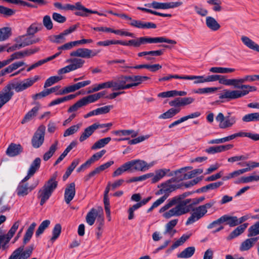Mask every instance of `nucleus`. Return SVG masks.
Returning <instances> with one entry per match:
<instances>
[{
  "instance_id": "nucleus-13",
  "label": "nucleus",
  "mask_w": 259,
  "mask_h": 259,
  "mask_svg": "<svg viewBox=\"0 0 259 259\" xmlns=\"http://www.w3.org/2000/svg\"><path fill=\"white\" fill-rule=\"evenodd\" d=\"M183 4L182 2L159 3L153 2L151 4H145V6L152 7L155 9H168L178 7Z\"/></svg>"
},
{
  "instance_id": "nucleus-63",
  "label": "nucleus",
  "mask_w": 259,
  "mask_h": 259,
  "mask_svg": "<svg viewBox=\"0 0 259 259\" xmlns=\"http://www.w3.org/2000/svg\"><path fill=\"white\" fill-rule=\"evenodd\" d=\"M252 246H253V244H252L250 239H249V238L247 239L241 243L240 246V250L241 251L248 250Z\"/></svg>"
},
{
  "instance_id": "nucleus-2",
  "label": "nucleus",
  "mask_w": 259,
  "mask_h": 259,
  "mask_svg": "<svg viewBox=\"0 0 259 259\" xmlns=\"http://www.w3.org/2000/svg\"><path fill=\"white\" fill-rule=\"evenodd\" d=\"M216 203V201L212 199L208 202L195 207L193 209V213L187 219L186 225H189L198 221L203 217L207 212V209L210 208Z\"/></svg>"
},
{
  "instance_id": "nucleus-55",
  "label": "nucleus",
  "mask_w": 259,
  "mask_h": 259,
  "mask_svg": "<svg viewBox=\"0 0 259 259\" xmlns=\"http://www.w3.org/2000/svg\"><path fill=\"white\" fill-rule=\"evenodd\" d=\"M57 177L58 172L56 171L52 175L50 179L46 182V184L53 186L52 187L56 189L58 186V182L56 181Z\"/></svg>"
},
{
  "instance_id": "nucleus-16",
  "label": "nucleus",
  "mask_w": 259,
  "mask_h": 259,
  "mask_svg": "<svg viewBox=\"0 0 259 259\" xmlns=\"http://www.w3.org/2000/svg\"><path fill=\"white\" fill-rule=\"evenodd\" d=\"M103 214V209L102 207H98L97 209L93 208L87 213L85 219L87 223L92 226L95 223L96 218Z\"/></svg>"
},
{
  "instance_id": "nucleus-11",
  "label": "nucleus",
  "mask_w": 259,
  "mask_h": 259,
  "mask_svg": "<svg viewBox=\"0 0 259 259\" xmlns=\"http://www.w3.org/2000/svg\"><path fill=\"white\" fill-rule=\"evenodd\" d=\"M131 76L121 75L118 77L117 81H113V91L125 90L132 88L131 83H127L131 82Z\"/></svg>"
},
{
  "instance_id": "nucleus-60",
  "label": "nucleus",
  "mask_w": 259,
  "mask_h": 259,
  "mask_svg": "<svg viewBox=\"0 0 259 259\" xmlns=\"http://www.w3.org/2000/svg\"><path fill=\"white\" fill-rule=\"evenodd\" d=\"M217 90V88H200L197 90L193 91V93L196 94H208L214 92Z\"/></svg>"
},
{
  "instance_id": "nucleus-34",
  "label": "nucleus",
  "mask_w": 259,
  "mask_h": 259,
  "mask_svg": "<svg viewBox=\"0 0 259 259\" xmlns=\"http://www.w3.org/2000/svg\"><path fill=\"white\" fill-rule=\"evenodd\" d=\"M67 35L64 31L60 33L59 35H52L49 37L51 41L56 44H62L65 41V36Z\"/></svg>"
},
{
  "instance_id": "nucleus-46",
  "label": "nucleus",
  "mask_w": 259,
  "mask_h": 259,
  "mask_svg": "<svg viewBox=\"0 0 259 259\" xmlns=\"http://www.w3.org/2000/svg\"><path fill=\"white\" fill-rule=\"evenodd\" d=\"M190 235L184 234L177 240L170 247V250H172L182 245L187 239L189 238Z\"/></svg>"
},
{
  "instance_id": "nucleus-5",
  "label": "nucleus",
  "mask_w": 259,
  "mask_h": 259,
  "mask_svg": "<svg viewBox=\"0 0 259 259\" xmlns=\"http://www.w3.org/2000/svg\"><path fill=\"white\" fill-rule=\"evenodd\" d=\"M216 120L219 122V127L225 129L232 127L236 122L235 116L227 115L224 116L222 113H219L215 117Z\"/></svg>"
},
{
  "instance_id": "nucleus-19",
  "label": "nucleus",
  "mask_w": 259,
  "mask_h": 259,
  "mask_svg": "<svg viewBox=\"0 0 259 259\" xmlns=\"http://www.w3.org/2000/svg\"><path fill=\"white\" fill-rule=\"evenodd\" d=\"M73 11L74 10H77V11L74 13V14L76 16H79L82 17L88 16V13H95L93 12L92 10L88 9L84 7L80 2H77L75 5H72Z\"/></svg>"
},
{
  "instance_id": "nucleus-62",
  "label": "nucleus",
  "mask_w": 259,
  "mask_h": 259,
  "mask_svg": "<svg viewBox=\"0 0 259 259\" xmlns=\"http://www.w3.org/2000/svg\"><path fill=\"white\" fill-rule=\"evenodd\" d=\"M52 18L54 21L59 23H63L66 21V18L65 16L56 12L53 13Z\"/></svg>"
},
{
  "instance_id": "nucleus-22",
  "label": "nucleus",
  "mask_w": 259,
  "mask_h": 259,
  "mask_svg": "<svg viewBox=\"0 0 259 259\" xmlns=\"http://www.w3.org/2000/svg\"><path fill=\"white\" fill-rule=\"evenodd\" d=\"M122 67L126 68H134L137 69L146 68L149 69L152 72H155L157 70L161 68L162 66L158 64H156L153 65L140 64L136 65L135 66H122Z\"/></svg>"
},
{
  "instance_id": "nucleus-30",
  "label": "nucleus",
  "mask_w": 259,
  "mask_h": 259,
  "mask_svg": "<svg viewBox=\"0 0 259 259\" xmlns=\"http://www.w3.org/2000/svg\"><path fill=\"white\" fill-rule=\"evenodd\" d=\"M169 171V169H160L155 171V175L152 177L151 182L155 183L158 182L161 179L164 177L167 172Z\"/></svg>"
},
{
  "instance_id": "nucleus-39",
  "label": "nucleus",
  "mask_w": 259,
  "mask_h": 259,
  "mask_svg": "<svg viewBox=\"0 0 259 259\" xmlns=\"http://www.w3.org/2000/svg\"><path fill=\"white\" fill-rule=\"evenodd\" d=\"M180 111V109L170 108L166 112L161 114L159 118L161 119L170 118L174 116Z\"/></svg>"
},
{
  "instance_id": "nucleus-20",
  "label": "nucleus",
  "mask_w": 259,
  "mask_h": 259,
  "mask_svg": "<svg viewBox=\"0 0 259 259\" xmlns=\"http://www.w3.org/2000/svg\"><path fill=\"white\" fill-rule=\"evenodd\" d=\"M132 161L133 168L135 170L145 171L153 165L152 163L148 164L142 160H133Z\"/></svg>"
},
{
  "instance_id": "nucleus-43",
  "label": "nucleus",
  "mask_w": 259,
  "mask_h": 259,
  "mask_svg": "<svg viewBox=\"0 0 259 259\" xmlns=\"http://www.w3.org/2000/svg\"><path fill=\"white\" fill-rule=\"evenodd\" d=\"M51 222L50 220H46L44 221L39 226L36 232L35 236L37 237L43 233L45 229H46L50 225Z\"/></svg>"
},
{
  "instance_id": "nucleus-64",
  "label": "nucleus",
  "mask_w": 259,
  "mask_h": 259,
  "mask_svg": "<svg viewBox=\"0 0 259 259\" xmlns=\"http://www.w3.org/2000/svg\"><path fill=\"white\" fill-rule=\"evenodd\" d=\"M259 181V176H249L248 177H243L241 178L240 182L243 183H249L252 181Z\"/></svg>"
},
{
  "instance_id": "nucleus-41",
  "label": "nucleus",
  "mask_w": 259,
  "mask_h": 259,
  "mask_svg": "<svg viewBox=\"0 0 259 259\" xmlns=\"http://www.w3.org/2000/svg\"><path fill=\"white\" fill-rule=\"evenodd\" d=\"M94 131L95 130L93 127L92 125L87 127L79 138L80 142H83L86 139H87L90 136H91L93 134Z\"/></svg>"
},
{
  "instance_id": "nucleus-58",
  "label": "nucleus",
  "mask_w": 259,
  "mask_h": 259,
  "mask_svg": "<svg viewBox=\"0 0 259 259\" xmlns=\"http://www.w3.org/2000/svg\"><path fill=\"white\" fill-rule=\"evenodd\" d=\"M34 249V246L33 245H31L27 247V248L24 251V250L21 252L20 255L19 256H21L22 257H23L24 259H27L29 258Z\"/></svg>"
},
{
  "instance_id": "nucleus-6",
  "label": "nucleus",
  "mask_w": 259,
  "mask_h": 259,
  "mask_svg": "<svg viewBox=\"0 0 259 259\" xmlns=\"http://www.w3.org/2000/svg\"><path fill=\"white\" fill-rule=\"evenodd\" d=\"M38 180H36L33 184L29 186L28 183L20 182L16 189L17 195L19 197H24L34 189L38 185Z\"/></svg>"
},
{
  "instance_id": "nucleus-37",
  "label": "nucleus",
  "mask_w": 259,
  "mask_h": 259,
  "mask_svg": "<svg viewBox=\"0 0 259 259\" xmlns=\"http://www.w3.org/2000/svg\"><path fill=\"white\" fill-rule=\"evenodd\" d=\"M111 141L110 137H107L100 139L97 141L92 147V150H95L97 149H100L104 147L106 144H107Z\"/></svg>"
},
{
  "instance_id": "nucleus-8",
  "label": "nucleus",
  "mask_w": 259,
  "mask_h": 259,
  "mask_svg": "<svg viewBox=\"0 0 259 259\" xmlns=\"http://www.w3.org/2000/svg\"><path fill=\"white\" fill-rule=\"evenodd\" d=\"M53 186L45 184L43 187L38 191L37 197L40 199V205H43L49 199L54 191L56 189Z\"/></svg>"
},
{
  "instance_id": "nucleus-1",
  "label": "nucleus",
  "mask_w": 259,
  "mask_h": 259,
  "mask_svg": "<svg viewBox=\"0 0 259 259\" xmlns=\"http://www.w3.org/2000/svg\"><path fill=\"white\" fill-rule=\"evenodd\" d=\"M192 201L193 199L190 198L181 200L174 207L164 212L163 217L169 219L172 217H179L189 212L194 208L193 207Z\"/></svg>"
},
{
  "instance_id": "nucleus-32",
  "label": "nucleus",
  "mask_w": 259,
  "mask_h": 259,
  "mask_svg": "<svg viewBox=\"0 0 259 259\" xmlns=\"http://www.w3.org/2000/svg\"><path fill=\"white\" fill-rule=\"evenodd\" d=\"M77 95V94H71V95H69L67 96H65V97H63L62 98H58L56 100L52 101L51 102H50L49 106H53L55 105H57V104H60L61 103L66 102L67 101L71 100L74 99V98H75V97Z\"/></svg>"
},
{
  "instance_id": "nucleus-28",
  "label": "nucleus",
  "mask_w": 259,
  "mask_h": 259,
  "mask_svg": "<svg viewBox=\"0 0 259 259\" xmlns=\"http://www.w3.org/2000/svg\"><path fill=\"white\" fill-rule=\"evenodd\" d=\"M36 226V223L33 222L28 227L23 238V245L24 246L26 243H27L30 241L33 234L34 230Z\"/></svg>"
},
{
  "instance_id": "nucleus-21",
  "label": "nucleus",
  "mask_w": 259,
  "mask_h": 259,
  "mask_svg": "<svg viewBox=\"0 0 259 259\" xmlns=\"http://www.w3.org/2000/svg\"><path fill=\"white\" fill-rule=\"evenodd\" d=\"M36 106L29 111L21 121L22 124H24L31 120L34 117L36 116L38 110L40 108V105L38 103H35Z\"/></svg>"
},
{
  "instance_id": "nucleus-4",
  "label": "nucleus",
  "mask_w": 259,
  "mask_h": 259,
  "mask_svg": "<svg viewBox=\"0 0 259 259\" xmlns=\"http://www.w3.org/2000/svg\"><path fill=\"white\" fill-rule=\"evenodd\" d=\"M46 127L44 125H40L34 133L31 139V144L33 148H38L44 143Z\"/></svg>"
},
{
  "instance_id": "nucleus-61",
  "label": "nucleus",
  "mask_w": 259,
  "mask_h": 259,
  "mask_svg": "<svg viewBox=\"0 0 259 259\" xmlns=\"http://www.w3.org/2000/svg\"><path fill=\"white\" fill-rule=\"evenodd\" d=\"M223 185V182L220 181V182H217L209 184L204 186V188L205 189V192H207L210 190L216 189Z\"/></svg>"
},
{
  "instance_id": "nucleus-27",
  "label": "nucleus",
  "mask_w": 259,
  "mask_h": 259,
  "mask_svg": "<svg viewBox=\"0 0 259 259\" xmlns=\"http://www.w3.org/2000/svg\"><path fill=\"white\" fill-rule=\"evenodd\" d=\"M195 251V248L194 246H190L185 248L181 252L177 255L178 258H188L193 256Z\"/></svg>"
},
{
  "instance_id": "nucleus-15",
  "label": "nucleus",
  "mask_w": 259,
  "mask_h": 259,
  "mask_svg": "<svg viewBox=\"0 0 259 259\" xmlns=\"http://www.w3.org/2000/svg\"><path fill=\"white\" fill-rule=\"evenodd\" d=\"M142 45L146 44H153V43H162L166 42L169 44L175 45L177 42L172 39H169L164 37H141Z\"/></svg>"
},
{
  "instance_id": "nucleus-56",
  "label": "nucleus",
  "mask_w": 259,
  "mask_h": 259,
  "mask_svg": "<svg viewBox=\"0 0 259 259\" xmlns=\"http://www.w3.org/2000/svg\"><path fill=\"white\" fill-rule=\"evenodd\" d=\"M80 127L79 124L74 125L67 128L64 133L63 136L66 137L73 135L78 131Z\"/></svg>"
},
{
  "instance_id": "nucleus-48",
  "label": "nucleus",
  "mask_w": 259,
  "mask_h": 259,
  "mask_svg": "<svg viewBox=\"0 0 259 259\" xmlns=\"http://www.w3.org/2000/svg\"><path fill=\"white\" fill-rule=\"evenodd\" d=\"M110 88H113V81H109L98 84H95L93 87V91H98L103 89Z\"/></svg>"
},
{
  "instance_id": "nucleus-33",
  "label": "nucleus",
  "mask_w": 259,
  "mask_h": 259,
  "mask_svg": "<svg viewBox=\"0 0 259 259\" xmlns=\"http://www.w3.org/2000/svg\"><path fill=\"white\" fill-rule=\"evenodd\" d=\"M120 45L127 46H133L135 48H139L142 45L141 38L138 37L135 39H131L127 41L120 40Z\"/></svg>"
},
{
  "instance_id": "nucleus-9",
  "label": "nucleus",
  "mask_w": 259,
  "mask_h": 259,
  "mask_svg": "<svg viewBox=\"0 0 259 259\" xmlns=\"http://www.w3.org/2000/svg\"><path fill=\"white\" fill-rule=\"evenodd\" d=\"M193 193L194 192H186L182 194L172 197L171 199H169L168 200V202L166 204H165L163 206L160 208V209L159 210V212L160 213H163L165 212L166 210H168L172 206L175 205L178 202L184 199L186 197L189 196Z\"/></svg>"
},
{
  "instance_id": "nucleus-24",
  "label": "nucleus",
  "mask_w": 259,
  "mask_h": 259,
  "mask_svg": "<svg viewBox=\"0 0 259 259\" xmlns=\"http://www.w3.org/2000/svg\"><path fill=\"white\" fill-rule=\"evenodd\" d=\"M206 25L208 28L212 31H217L221 27L220 25L216 20L210 16L206 18Z\"/></svg>"
},
{
  "instance_id": "nucleus-59",
  "label": "nucleus",
  "mask_w": 259,
  "mask_h": 259,
  "mask_svg": "<svg viewBox=\"0 0 259 259\" xmlns=\"http://www.w3.org/2000/svg\"><path fill=\"white\" fill-rule=\"evenodd\" d=\"M22 58H23V56L22 51L17 52L12 54L9 59L6 60V61L7 65H8L14 60L21 59Z\"/></svg>"
},
{
  "instance_id": "nucleus-10",
  "label": "nucleus",
  "mask_w": 259,
  "mask_h": 259,
  "mask_svg": "<svg viewBox=\"0 0 259 259\" xmlns=\"http://www.w3.org/2000/svg\"><path fill=\"white\" fill-rule=\"evenodd\" d=\"M100 52V50H94L87 48H79L70 53L72 57H78L83 58H91L97 56Z\"/></svg>"
},
{
  "instance_id": "nucleus-14",
  "label": "nucleus",
  "mask_w": 259,
  "mask_h": 259,
  "mask_svg": "<svg viewBox=\"0 0 259 259\" xmlns=\"http://www.w3.org/2000/svg\"><path fill=\"white\" fill-rule=\"evenodd\" d=\"M28 35L26 34L19 36L15 38V41L17 43H19L20 47L22 48L31 45L39 42L40 39L38 37L33 38L32 36H28Z\"/></svg>"
},
{
  "instance_id": "nucleus-3",
  "label": "nucleus",
  "mask_w": 259,
  "mask_h": 259,
  "mask_svg": "<svg viewBox=\"0 0 259 259\" xmlns=\"http://www.w3.org/2000/svg\"><path fill=\"white\" fill-rule=\"evenodd\" d=\"M67 62L71 63L70 64L60 69L58 71V74H62L74 71L78 68H81L85 61L84 60L79 58H73L67 60Z\"/></svg>"
},
{
  "instance_id": "nucleus-40",
  "label": "nucleus",
  "mask_w": 259,
  "mask_h": 259,
  "mask_svg": "<svg viewBox=\"0 0 259 259\" xmlns=\"http://www.w3.org/2000/svg\"><path fill=\"white\" fill-rule=\"evenodd\" d=\"M242 120L244 122H248L251 121H259V113H252L245 115L242 117Z\"/></svg>"
},
{
  "instance_id": "nucleus-36",
  "label": "nucleus",
  "mask_w": 259,
  "mask_h": 259,
  "mask_svg": "<svg viewBox=\"0 0 259 259\" xmlns=\"http://www.w3.org/2000/svg\"><path fill=\"white\" fill-rule=\"evenodd\" d=\"M42 26L41 24L33 23L27 28L26 34L28 35L32 36L37 31L40 30Z\"/></svg>"
},
{
  "instance_id": "nucleus-17",
  "label": "nucleus",
  "mask_w": 259,
  "mask_h": 259,
  "mask_svg": "<svg viewBox=\"0 0 259 259\" xmlns=\"http://www.w3.org/2000/svg\"><path fill=\"white\" fill-rule=\"evenodd\" d=\"M75 195V184L74 182L67 185L65 190L64 199L67 204H69Z\"/></svg>"
},
{
  "instance_id": "nucleus-29",
  "label": "nucleus",
  "mask_w": 259,
  "mask_h": 259,
  "mask_svg": "<svg viewBox=\"0 0 259 259\" xmlns=\"http://www.w3.org/2000/svg\"><path fill=\"white\" fill-rule=\"evenodd\" d=\"M58 141H55L54 143H53L50 147L48 151L46 152L43 156V159L45 161L48 160L55 153V151L58 149Z\"/></svg>"
},
{
  "instance_id": "nucleus-53",
  "label": "nucleus",
  "mask_w": 259,
  "mask_h": 259,
  "mask_svg": "<svg viewBox=\"0 0 259 259\" xmlns=\"http://www.w3.org/2000/svg\"><path fill=\"white\" fill-rule=\"evenodd\" d=\"M178 222V219H174L167 223L165 225V230L164 233L165 234H171V230L177 225Z\"/></svg>"
},
{
  "instance_id": "nucleus-42",
  "label": "nucleus",
  "mask_w": 259,
  "mask_h": 259,
  "mask_svg": "<svg viewBox=\"0 0 259 259\" xmlns=\"http://www.w3.org/2000/svg\"><path fill=\"white\" fill-rule=\"evenodd\" d=\"M11 34V29L6 27L0 29V41L7 39Z\"/></svg>"
},
{
  "instance_id": "nucleus-54",
  "label": "nucleus",
  "mask_w": 259,
  "mask_h": 259,
  "mask_svg": "<svg viewBox=\"0 0 259 259\" xmlns=\"http://www.w3.org/2000/svg\"><path fill=\"white\" fill-rule=\"evenodd\" d=\"M42 23L45 27L47 30H51L53 27V22L51 20V17L49 15H46L44 17Z\"/></svg>"
},
{
  "instance_id": "nucleus-35",
  "label": "nucleus",
  "mask_w": 259,
  "mask_h": 259,
  "mask_svg": "<svg viewBox=\"0 0 259 259\" xmlns=\"http://www.w3.org/2000/svg\"><path fill=\"white\" fill-rule=\"evenodd\" d=\"M41 159L39 157L36 158L31 163L28 171L35 174L40 166Z\"/></svg>"
},
{
  "instance_id": "nucleus-26",
  "label": "nucleus",
  "mask_w": 259,
  "mask_h": 259,
  "mask_svg": "<svg viewBox=\"0 0 259 259\" xmlns=\"http://www.w3.org/2000/svg\"><path fill=\"white\" fill-rule=\"evenodd\" d=\"M241 39L243 43L248 48L259 52V45L255 44L249 37L242 36Z\"/></svg>"
},
{
  "instance_id": "nucleus-44",
  "label": "nucleus",
  "mask_w": 259,
  "mask_h": 259,
  "mask_svg": "<svg viewBox=\"0 0 259 259\" xmlns=\"http://www.w3.org/2000/svg\"><path fill=\"white\" fill-rule=\"evenodd\" d=\"M234 68H224L219 67H211L209 71L213 73H227L235 71Z\"/></svg>"
},
{
  "instance_id": "nucleus-18",
  "label": "nucleus",
  "mask_w": 259,
  "mask_h": 259,
  "mask_svg": "<svg viewBox=\"0 0 259 259\" xmlns=\"http://www.w3.org/2000/svg\"><path fill=\"white\" fill-rule=\"evenodd\" d=\"M22 146L18 144L11 143L8 146L6 153L9 157H14L21 154L23 152Z\"/></svg>"
},
{
  "instance_id": "nucleus-12",
  "label": "nucleus",
  "mask_w": 259,
  "mask_h": 259,
  "mask_svg": "<svg viewBox=\"0 0 259 259\" xmlns=\"http://www.w3.org/2000/svg\"><path fill=\"white\" fill-rule=\"evenodd\" d=\"M178 182L180 181L177 177L176 178H172L158 185V187H162L163 189V190L164 191V195L163 196H166V198H167L171 192L179 188L178 186L172 184V183Z\"/></svg>"
},
{
  "instance_id": "nucleus-45",
  "label": "nucleus",
  "mask_w": 259,
  "mask_h": 259,
  "mask_svg": "<svg viewBox=\"0 0 259 259\" xmlns=\"http://www.w3.org/2000/svg\"><path fill=\"white\" fill-rule=\"evenodd\" d=\"M62 79V76H53L48 78L45 81L44 84V88H46L49 87L53 84L59 82Z\"/></svg>"
},
{
  "instance_id": "nucleus-49",
  "label": "nucleus",
  "mask_w": 259,
  "mask_h": 259,
  "mask_svg": "<svg viewBox=\"0 0 259 259\" xmlns=\"http://www.w3.org/2000/svg\"><path fill=\"white\" fill-rule=\"evenodd\" d=\"M77 90L76 84H74L64 88L62 90H60L56 93L57 95H62Z\"/></svg>"
},
{
  "instance_id": "nucleus-57",
  "label": "nucleus",
  "mask_w": 259,
  "mask_h": 259,
  "mask_svg": "<svg viewBox=\"0 0 259 259\" xmlns=\"http://www.w3.org/2000/svg\"><path fill=\"white\" fill-rule=\"evenodd\" d=\"M106 152L105 150H102L99 152H97L93 155L88 160L91 164L93 163L96 161L99 160Z\"/></svg>"
},
{
  "instance_id": "nucleus-7",
  "label": "nucleus",
  "mask_w": 259,
  "mask_h": 259,
  "mask_svg": "<svg viewBox=\"0 0 259 259\" xmlns=\"http://www.w3.org/2000/svg\"><path fill=\"white\" fill-rule=\"evenodd\" d=\"M248 94V92L247 90H244L242 91H230L225 90L223 91V92L220 94L219 98L221 99H227L228 101H230L232 99L239 98L247 95Z\"/></svg>"
},
{
  "instance_id": "nucleus-38",
  "label": "nucleus",
  "mask_w": 259,
  "mask_h": 259,
  "mask_svg": "<svg viewBox=\"0 0 259 259\" xmlns=\"http://www.w3.org/2000/svg\"><path fill=\"white\" fill-rule=\"evenodd\" d=\"M19 224V222L17 221L13 225L12 227L7 234V240L5 241V244L8 243L10 241V239L13 237L16 230L18 229Z\"/></svg>"
},
{
  "instance_id": "nucleus-23",
  "label": "nucleus",
  "mask_w": 259,
  "mask_h": 259,
  "mask_svg": "<svg viewBox=\"0 0 259 259\" xmlns=\"http://www.w3.org/2000/svg\"><path fill=\"white\" fill-rule=\"evenodd\" d=\"M247 226V223H244L237 227L229 234L227 237V239L231 240L241 234L246 229Z\"/></svg>"
},
{
  "instance_id": "nucleus-47",
  "label": "nucleus",
  "mask_w": 259,
  "mask_h": 259,
  "mask_svg": "<svg viewBox=\"0 0 259 259\" xmlns=\"http://www.w3.org/2000/svg\"><path fill=\"white\" fill-rule=\"evenodd\" d=\"M61 225L60 224L55 225L52 231L53 236L50 239L51 241L54 242L59 237L61 233Z\"/></svg>"
},
{
  "instance_id": "nucleus-52",
  "label": "nucleus",
  "mask_w": 259,
  "mask_h": 259,
  "mask_svg": "<svg viewBox=\"0 0 259 259\" xmlns=\"http://www.w3.org/2000/svg\"><path fill=\"white\" fill-rule=\"evenodd\" d=\"M153 176V173L146 174L139 177H133L130 179L129 180L127 181V183H133L138 181H145L146 179L151 178Z\"/></svg>"
},
{
  "instance_id": "nucleus-25",
  "label": "nucleus",
  "mask_w": 259,
  "mask_h": 259,
  "mask_svg": "<svg viewBox=\"0 0 259 259\" xmlns=\"http://www.w3.org/2000/svg\"><path fill=\"white\" fill-rule=\"evenodd\" d=\"M131 78L132 88L137 87L143 82L150 79V77L147 76L141 75H132L131 76Z\"/></svg>"
},
{
  "instance_id": "nucleus-51",
  "label": "nucleus",
  "mask_w": 259,
  "mask_h": 259,
  "mask_svg": "<svg viewBox=\"0 0 259 259\" xmlns=\"http://www.w3.org/2000/svg\"><path fill=\"white\" fill-rule=\"evenodd\" d=\"M15 10L5 7L3 6H0V14L3 15L5 17H10L15 14Z\"/></svg>"
},
{
  "instance_id": "nucleus-50",
  "label": "nucleus",
  "mask_w": 259,
  "mask_h": 259,
  "mask_svg": "<svg viewBox=\"0 0 259 259\" xmlns=\"http://www.w3.org/2000/svg\"><path fill=\"white\" fill-rule=\"evenodd\" d=\"M259 234V221L256 222L248 229V237H252Z\"/></svg>"
},
{
  "instance_id": "nucleus-31",
  "label": "nucleus",
  "mask_w": 259,
  "mask_h": 259,
  "mask_svg": "<svg viewBox=\"0 0 259 259\" xmlns=\"http://www.w3.org/2000/svg\"><path fill=\"white\" fill-rule=\"evenodd\" d=\"M222 219L223 223L226 222V224L231 227L238 225L237 217L236 216L232 217L226 214L222 216Z\"/></svg>"
}]
</instances>
